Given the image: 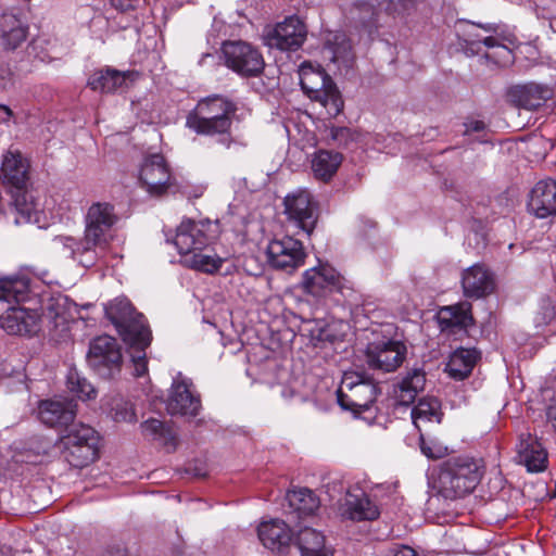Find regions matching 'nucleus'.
<instances>
[{
    "label": "nucleus",
    "instance_id": "obj_2",
    "mask_svg": "<svg viewBox=\"0 0 556 556\" xmlns=\"http://www.w3.org/2000/svg\"><path fill=\"white\" fill-rule=\"evenodd\" d=\"M482 473L480 462L472 457L451 458L440 471V492L446 498L463 497L476 489Z\"/></svg>",
    "mask_w": 556,
    "mask_h": 556
},
{
    "label": "nucleus",
    "instance_id": "obj_21",
    "mask_svg": "<svg viewBox=\"0 0 556 556\" xmlns=\"http://www.w3.org/2000/svg\"><path fill=\"white\" fill-rule=\"evenodd\" d=\"M1 179L8 190H22L28 185V163L18 152H9L3 156Z\"/></svg>",
    "mask_w": 556,
    "mask_h": 556
},
{
    "label": "nucleus",
    "instance_id": "obj_39",
    "mask_svg": "<svg viewBox=\"0 0 556 556\" xmlns=\"http://www.w3.org/2000/svg\"><path fill=\"white\" fill-rule=\"evenodd\" d=\"M29 280L26 277H7L0 279V301L9 304L20 303L27 299Z\"/></svg>",
    "mask_w": 556,
    "mask_h": 556
},
{
    "label": "nucleus",
    "instance_id": "obj_4",
    "mask_svg": "<svg viewBox=\"0 0 556 556\" xmlns=\"http://www.w3.org/2000/svg\"><path fill=\"white\" fill-rule=\"evenodd\" d=\"M300 84L307 97L318 101L328 115L337 116L343 109V100L330 76L318 65L304 62L299 71Z\"/></svg>",
    "mask_w": 556,
    "mask_h": 556
},
{
    "label": "nucleus",
    "instance_id": "obj_34",
    "mask_svg": "<svg viewBox=\"0 0 556 556\" xmlns=\"http://www.w3.org/2000/svg\"><path fill=\"white\" fill-rule=\"evenodd\" d=\"M343 156L341 153L328 150L316 151L311 161L314 177L321 181H329L338 172Z\"/></svg>",
    "mask_w": 556,
    "mask_h": 556
},
{
    "label": "nucleus",
    "instance_id": "obj_50",
    "mask_svg": "<svg viewBox=\"0 0 556 556\" xmlns=\"http://www.w3.org/2000/svg\"><path fill=\"white\" fill-rule=\"evenodd\" d=\"M113 419L117 422L127 421L132 422L136 420V414L132 406L127 402H118L112 409Z\"/></svg>",
    "mask_w": 556,
    "mask_h": 556
},
{
    "label": "nucleus",
    "instance_id": "obj_14",
    "mask_svg": "<svg viewBox=\"0 0 556 556\" xmlns=\"http://www.w3.org/2000/svg\"><path fill=\"white\" fill-rule=\"evenodd\" d=\"M406 352V346L401 341H381L368 344L366 359L370 368L392 372L401 366Z\"/></svg>",
    "mask_w": 556,
    "mask_h": 556
},
{
    "label": "nucleus",
    "instance_id": "obj_10",
    "mask_svg": "<svg viewBox=\"0 0 556 556\" xmlns=\"http://www.w3.org/2000/svg\"><path fill=\"white\" fill-rule=\"evenodd\" d=\"M283 206L288 220L309 236L317 222V205L311 192L298 189L288 193L283 199Z\"/></svg>",
    "mask_w": 556,
    "mask_h": 556
},
{
    "label": "nucleus",
    "instance_id": "obj_53",
    "mask_svg": "<svg viewBox=\"0 0 556 556\" xmlns=\"http://www.w3.org/2000/svg\"><path fill=\"white\" fill-rule=\"evenodd\" d=\"M139 0H110L112 7L122 12H126L136 8Z\"/></svg>",
    "mask_w": 556,
    "mask_h": 556
},
{
    "label": "nucleus",
    "instance_id": "obj_19",
    "mask_svg": "<svg viewBox=\"0 0 556 556\" xmlns=\"http://www.w3.org/2000/svg\"><path fill=\"white\" fill-rule=\"evenodd\" d=\"M516 460L529 472H542L547 468V453L535 437L522 433L517 444Z\"/></svg>",
    "mask_w": 556,
    "mask_h": 556
},
{
    "label": "nucleus",
    "instance_id": "obj_24",
    "mask_svg": "<svg viewBox=\"0 0 556 556\" xmlns=\"http://www.w3.org/2000/svg\"><path fill=\"white\" fill-rule=\"evenodd\" d=\"M553 89L547 85L528 83L518 85L509 90V98L517 106L535 110L553 97Z\"/></svg>",
    "mask_w": 556,
    "mask_h": 556
},
{
    "label": "nucleus",
    "instance_id": "obj_30",
    "mask_svg": "<svg viewBox=\"0 0 556 556\" xmlns=\"http://www.w3.org/2000/svg\"><path fill=\"white\" fill-rule=\"evenodd\" d=\"M137 76V73L129 71L100 70L90 75L88 86L94 91L111 93L126 86L127 80L134 81Z\"/></svg>",
    "mask_w": 556,
    "mask_h": 556
},
{
    "label": "nucleus",
    "instance_id": "obj_9",
    "mask_svg": "<svg viewBox=\"0 0 556 556\" xmlns=\"http://www.w3.org/2000/svg\"><path fill=\"white\" fill-rule=\"evenodd\" d=\"M139 181L151 195L159 197L178 190L175 178L161 154L144 157L139 170Z\"/></svg>",
    "mask_w": 556,
    "mask_h": 556
},
{
    "label": "nucleus",
    "instance_id": "obj_12",
    "mask_svg": "<svg viewBox=\"0 0 556 556\" xmlns=\"http://www.w3.org/2000/svg\"><path fill=\"white\" fill-rule=\"evenodd\" d=\"M306 35L304 22L296 15H290L268 30L265 40L270 48L295 51L304 43Z\"/></svg>",
    "mask_w": 556,
    "mask_h": 556
},
{
    "label": "nucleus",
    "instance_id": "obj_20",
    "mask_svg": "<svg viewBox=\"0 0 556 556\" xmlns=\"http://www.w3.org/2000/svg\"><path fill=\"white\" fill-rule=\"evenodd\" d=\"M346 15L354 28L368 39H372L381 26V12L365 1L352 3Z\"/></svg>",
    "mask_w": 556,
    "mask_h": 556
},
{
    "label": "nucleus",
    "instance_id": "obj_11",
    "mask_svg": "<svg viewBox=\"0 0 556 556\" xmlns=\"http://www.w3.org/2000/svg\"><path fill=\"white\" fill-rule=\"evenodd\" d=\"M266 254L273 268L286 273H292L302 266L306 256L302 242L289 236L271 240Z\"/></svg>",
    "mask_w": 556,
    "mask_h": 556
},
{
    "label": "nucleus",
    "instance_id": "obj_38",
    "mask_svg": "<svg viewBox=\"0 0 556 556\" xmlns=\"http://www.w3.org/2000/svg\"><path fill=\"white\" fill-rule=\"evenodd\" d=\"M410 415L413 424L421 431L422 425L427 422H441V404L434 397H422L413 407Z\"/></svg>",
    "mask_w": 556,
    "mask_h": 556
},
{
    "label": "nucleus",
    "instance_id": "obj_16",
    "mask_svg": "<svg viewBox=\"0 0 556 556\" xmlns=\"http://www.w3.org/2000/svg\"><path fill=\"white\" fill-rule=\"evenodd\" d=\"M117 215L113 205L106 202H97L89 206L85 217V232L90 238L108 244L111 238L112 227L117 222Z\"/></svg>",
    "mask_w": 556,
    "mask_h": 556
},
{
    "label": "nucleus",
    "instance_id": "obj_26",
    "mask_svg": "<svg viewBox=\"0 0 556 556\" xmlns=\"http://www.w3.org/2000/svg\"><path fill=\"white\" fill-rule=\"evenodd\" d=\"M464 294L467 298H481L492 292V274L482 265L475 264L464 270L462 276Z\"/></svg>",
    "mask_w": 556,
    "mask_h": 556
},
{
    "label": "nucleus",
    "instance_id": "obj_43",
    "mask_svg": "<svg viewBox=\"0 0 556 556\" xmlns=\"http://www.w3.org/2000/svg\"><path fill=\"white\" fill-rule=\"evenodd\" d=\"M144 437L159 441L163 445L176 446V434L159 419H148L141 424Z\"/></svg>",
    "mask_w": 556,
    "mask_h": 556
},
{
    "label": "nucleus",
    "instance_id": "obj_54",
    "mask_svg": "<svg viewBox=\"0 0 556 556\" xmlns=\"http://www.w3.org/2000/svg\"><path fill=\"white\" fill-rule=\"evenodd\" d=\"M420 450L429 458H439L442 456L441 448H432L427 444L422 434H420Z\"/></svg>",
    "mask_w": 556,
    "mask_h": 556
},
{
    "label": "nucleus",
    "instance_id": "obj_33",
    "mask_svg": "<svg viewBox=\"0 0 556 556\" xmlns=\"http://www.w3.org/2000/svg\"><path fill=\"white\" fill-rule=\"evenodd\" d=\"M478 358L479 353L475 349H457L450 355L445 371L454 380H464L471 374Z\"/></svg>",
    "mask_w": 556,
    "mask_h": 556
},
{
    "label": "nucleus",
    "instance_id": "obj_6",
    "mask_svg": "<svg viewBox=\"0 0 556 556\" xmlns=\"http://www.w3.org/2000/svg\"><path fill=\"white\" fill-rule=\"evenodd\" d=\"M218 232L217 222L184 218L176 229L173 243L182 260L187 254L205 250L217 238Z\"/></svg>",
    "mask_w": 556,
    "mask_h": 556
},
{
    "label": "nucleus",
    "instance_id": "obj_32",
    "mask_svg": "<svg viewBox=\"0 0 556 556\" xmlns=\"http://www.w3.org/2000/svg\"><path fill=\"white\" fill-rule=\"evenodd\" d=\"M325 58L339 67H349L354 61V52L351 40L344 33L330 34L324 46Z\"/></svg>",
    "mask_w": 556,
    "mask_h": 556
},
{
    "label": "nucleus",
    "instance_id": "obj_37",
    "mask_svg": "<svg viewBox=\"0 0 556 556\" xmlns=\"http://www.w3.org/2000/svg\"><path fill=\"white\" fill-rule=\"evenodd\" d=\"M105 247L106 244L96 238H90L89 235L84 231V237L76 239L72 258L84 267H90L96 264Z\"/></svg>",
    "mask_w": 556,
    "mask_h": 556
},
{
    "label": "nucleus",
    "instance_id": "obj_58",
    "mask_svg": "<svg viewBox=\"0 0 556 556\" xmlns=\"http://www.w3.org/2000/svg\"><path fill=\"white\" fill-rule=\"evenodd\" d=\"M0 110L4 112L8 118L13 115L12 110L5 104H0Z\"/></svg>",
    "mask_w": 556,
    "mask_h": 556
},
{
    "label": "nucleus",
    "instance_id": "obj_49",
    "mask_svg": "<svg viewBox=\"0 0 556 556\" xmlns=\"http://www.w3.org/2000/svg\"><path fill=\"white\" fill-rule=\"evenodd\" d=\"M134 350L131 353V361L134 364V374L137 377H141L148 371V362L146 358V349L148 346H140L139 344H128Z\"/></svg>",
    "mask_w": 556,
    "mask_h": 556
},
{
    "label": "nucleus",
    "instance_id": "obj_7",
    "mask_svg": "<svg viewBox=\"0 0 556 556\" xmlns=\"http://www.w3.org/2000/svg\"><path fill=\"white\" fill-rule=\"evenodd\" d=\"M222 52L226 66L240 76L256 77L265 67L262 53L248 42H224Z\"/></svg>",
    "mask_w": 556,
    "mask_h": 556
},
{
    "label": "nucleus",
    "instance_id": "obj_44",
    "mask_svg": "<svg viewBox=\"0 0 556 556\" xmlns=\"http://www.w3.org/2000/svg\"><path fill=\"white\" fill-rule=\"evenodd\" d=\"M74 441L77 445L99 443V435L93 428L84 424H72L66 433L59 439V445H66V441Z\"/></svg>",
    "mask_w": 556,
    "mask_h": 556
},
{
    "label": "nucleus",
    "instance_id": "obj_41",
    "mask_svg": "<svg viewBox=\"0 0 556 556\" xmlns=\"http://www.w3.org/2000/svg\"><path fill=\"white\" fill-rule=\"evenodd\" d=\"M181 263L192 269L213 274L217 271L224 260L215 254L205 253L204 250L195 251L191 254H187Z\"/></svg>",
    "mask_w": 556,
    "mask_h": 556
},
{
    "label": "nucleus",
    "instance_id": "obj_28",
    "mask_svg": "<svg viewBox=\"0 0 556 556\" xmlns=\"http://www.w3.org/2000/svg\"><path fill=\"white\" fill-rule=\"evenodd\" d=\"M27 37V26L20 16L11 11L0 13V47L3 50H14Z\"/></svg>",
    "mask_w": 556,
    "mask_h": 556
},
{
    "label": "nucleus",
    "instance_id": "obj_59",
    "mask_svg": "<svg viewBox=\"0 0 556 556\" xmlns=\"http://www.w3.org/2000/svg\"><path fill=\"white\" fill-rule=\"evenodd\" d=\"M206 58H212V55H211L210 53L203 54V56H202V59H201L200 63H202V62H203V60H204V59H206Z\"/></svg>",
    "mask_w": 556,
    "mask_h": 556
},
{
    "label": "nucleus",
    "instance_id": "obj_57",
    "mask_svg": "<svg viewBox=\"0 0 556 556\" xmlns=\"http://www.w3.org/2000/svg\"><path fill=\"white\" fill-rule=\"evenodd\" d=\"M547 417L548 419L556 422V399L553 401V403L549 405L547 409Z\"/></svg>",
    "mask_w": 556,
    "mask_h": 556
},
{
    "label": "nucleus",
    "instance_id": "obj_22",
    "mask_svg": "<svg viewBox=\"0 0 556 556\" xmlns=\"http://www.w3.org/2000/svg\"><path fill=\"white\" fill-rule=\"evenodd\" d=\"M38 315L21 306H10L0 316V326L9 334L26 336L36 332Z\"/></svg>",
    "mask_w": 556,
    "mask_h": 556
},
{
    "label": "nucleus",
    "instance_id": "obj_46",
    "mask_svg": "<svg viewBox=\"0 0 556 556\" xmlns=\"http://www.w3.org/2000/svg\"><path fill=\"white\" fill-rule=\"evenodd\" d=\"M481 43H483L489 49L495 50L492 53H486L485 56L493 60L496 64L505 66L513 61L511 50L502 45L495 36L490 35L482 37Z\"/></svg>",
    "mask_w": 556,
    "mask_h": 556
},
{
    "label": "nucleus",
    "instance_id": "obj_1",
    "mask_svg": "<svg viewBox=\"0 0 556 556\" xmlns=\"http://www.w3.org/2000/svg\"><path fill=\"white\" fill-rule=\"evenodd\" d=\"M237 104L226 97L214 94L200 100L187 116L186 125L197 134L215 136L228 134Z\"/></svg>",
    "mask_w": 556,
    "mask_h": 556
},
{
    "label": "nucleus",
    "instance_id": "obj_51",
    "mask_svg": "<svg viewBox=\"0 0 556 556\" xmlns=\"http://www.w3.org/2000/svg\"><path fill=\"white\" fill-rule=\"evenodd\" d=\"M76 238L71 236H56L53 238V247L65 256L73 257Z\"/></svg>",
    "mask_w": 556,
    "mask_h": 556
},
{
    "label": "nucleus",
    "instance_id": "obj_45",
    "mask_svg": "<svg viewBox=\"0 0 556 556\" xmlns=\"http://www.w3.org/2000/svg\"><path fill=\"white\" fill-rule=\"evenodd\" d=\"M66 384L67 389L80 400H90L96 396L94 388L76 369L68 370Z\"/></svg>",
    "mask_w": 556,
    "mask_h": 556
},
{
    "label": "nucleus",
    "instance_id": "obj_25",
    "mask_svg": "<svg viewBox=\"0 0 556 556\" xmlns=\"http://www.w3.org/2000/svg\"><path fill=\"white\" fill-rule=\"evenodd\" d=\"M257 535L266 548L277 552L288 547L293 538L290 527L277 518L262 521L257 527Z\"/></svg>",
    "mask_w": 556,
    "mask_h": 556
},
{
    "label": "nucleus",
    "instance_id": "obj_56",
    "mask_svg": "<svg viewBox=\"0 0 556 556\" xmlns=\"http://www.w3.org/2000/svg\"><path fill=\"white\" fill-rule=\"evenodd\" d=\"M466 126V134L469 132H479L482 131L485 127L484 123L481 121H470L465 124Z\"/></svg>",
    "mask_w": 556,
    "mask_h": 556
},
{
    "label": "nucleus",
    "instance_id": "obj_18",
    "mask_svg": "<svg viewBox=\"0 0 556 556\" xmlns=\"http://www.w3.org/2000/svg\"><path fill=\"white\" fill-rule=\"evenodd\" d=\"M339 513L342 518L353 521L375 520L380 515L378 506L359 489L346 492Z\"/></svg>",
    "mask_w": 556,
    "mask_h": 556
},
{
    "label": "nucleus",
    "instance_id": "obj_47",
    "mask_svg": "<svg viewBox=\"0 0 556 556\" xmlns=\"http://www.w3.org/2000/svg\"><path fill=\"white\" fill-rule=\"evenodd\" d=\"M365 135L349 127H331L330 138L341 147H349L351 143H365Z\"/></svg>",
    "mask_w": 556,
    "mask_h": 556
},
{
    "label": "nucleus",
    "instance_id": "obj_48",
    "mask_svg": "<svg viewBox=\"0 0 556 556\" xmlns=\"http://www.w3.org/2000/svg\"><path fill=\"white\" fill-rule=\"evenodd\" d=\"M556 316L555 307L549 299H542L539 308L534 315L533 321L538 332L543 330V328L549 325Z\"/></svg>",
    "mask_w": 556,
    "mask_h": 556
},
{
    "label": "nucleus",
    "instance_id": "obj_5",
    "mask_svg": "<svg viewBox=\"0 0 556 556\" xmlns=\"http://www.w3.org/2000/svg\"><path fill=\"white\" fill-rule=\"evenodd\" d=\"M378 395V387L365 374L345 371L337 391V402L344 410L362 414L371 408Z\"/></svg>",
    "mask_w": 556,
    "mask_h": 556
},
{
    "label": "nucleus",
    "instance_id": "obj_13",
    "mask_svg": "<svg viewBox=\"0 0 556 556\" xmlns=\"http://www.w3.org/2000/svg\"><path fill=\"white\" fill-rule=\"evenodd\" d=\"M166 408L170 415L189 417H194L200 412V396L194 392L192 381L180 372L172 383Z\"/></svg>",
    "mask_w": 556,
    "mask_h": 556
},
{
    "label": "nucleus",
    "instance_id": "obj_17",
    "mask_svg": "<svg viewBox=\"0 0 556 556\" xmlns=\"http://www.w3.org/2000/svg\"><path fill=\"white\" fill-rule=\"evenodd\" d=\"M11 195V213L14 214V223L39 224L43 216V208L35 195V191L28 185L22 190L8 191Z\"/></svg>",
    "mask_w": 556,
    "mask_h": 556
},
{
    "label": "nucleus",
    "instance_id": "obj_8",
    "mask_svg": "<svg viewBox=\"0 0 556 556\" xmlns=\"http://www.w3.org/2000/svg\"><path fill=\"white\" fill-rule=\"evenodd\" d=\"M87 362L100 377L112 378L122 365V353L116 340L110 336L93 339L89 345Z\"/></svg>",
    "mask_w": 556,
    "mask_h": 556
},
{
    "label": "nucleus",
    "instance_id": "obj_31",
    "mask_svg": "<svg viewBox=\"0 0 556 556\" xmlns=\"http://www.w3.org/2000/svg\"><path fill=\"white\" fill-rule=\"evenodd\" d=\"M426 384V372L420 367L408 369L394 387V396L400 405L408 406L415 402Z\"/></svg>",
    "mask_w": 556,
    "mask_h": 556
},
{
    "label": "nucleus",
    "instance_id": "obj_15",
    "mask_svg": "<svg viewBox=\"0 0 556 556\" xmlns=\"http://www.w3.org/2000/svg\"><path fill=\"white\" fill-rule=\"evenodd\" d=\"M343 277L330 265L324 264L304 271L302 290L315 298H321L334 291H341Z\"/></svg>",
    "mask_w": 556,
    "mask_h": 556
},
{
    "label": "nucleus",
    "instance_id": "obj_35",
    "mask_svg": "<svg viewBox=\"0 0 556 556\" xmlns=\"http://www.w3.org/2000/svg\"><path fill=\"white\" fill-rule=\"evenodd\" d=\"M64 459L73 467L84 468L98 458L99 443L77 445L67 440L66 445H59Z\"/></svg>",
    "mask_w": 556,
    "mask_h": 556
},
{
    "label": "nucleus",
    "instance_id": "obj_3",
    "mask_svg": "<svg viewBox=\"0 0 556 556\" xmlns=\"http://www.w3.org/2000/svg\"><path fill=\"white\" fill-rule=\"evenodd\" d=\"M104 309L126 344L150 345L152 337L146 318L135 309L128 299L116 298Z\"/></svg>",
    "mask_w": 556,
    "mask_h": 556
},
{
    "label": "nucleus",
    "instance_id": "obj_42",
    "mask_svg": "<svg viewBox=\"0 0 556 556\" xmlns=\"http://www.w3.org/2000/svg\"><path fill=\"white\" fill-rule=\"evenodd\" d=\"M477 28H481L489 34H497L500 25L495 23L475 24L470 22H459L456 29L457 36L467 46L475 47L476 45L481 43L482 39V37L477 34Z\"/></svg>",
    "mask_w": 556,
    "mask_h": 556
},
{
    "label": "nucleus",
    "instance_id": "obj_27",
    "mask_svg": "<svg viewBox=\"0 0 556 556\" xmlns=\"http://www.w3.org/2000/svg\"><path fill=\"white\" fill-rule=\"evenodd\" d=\"M40 420L50 427H70L76 416L73 402L42 401L38 407Z\"/></svg>",
    "mask_w": 556,
    "mask_h": 556
},
{
    "label": "nucleus",
    "instance_id": "obj_36",
    "mask_svg": "<svg viewBox=\"0 0 556 556\" xmlns=\"http://www.w3.org/2000/svg\"><path fill=\"white\" fill-rule=\"evenodd\" d=\"M296 544L301 556H333L332 551L325 544L324 534L309 527L298 532Z\"/></svg>",
    "mask_w": 556,
    "mask_h": 556
},
{
    "label": "nucleus",
    "instance_id": "obj_29",
    "mask_svg": "<svg viewBox=\"0 0 556 556\" xmlns=\"http://www.w3.org/2000/svg\"><path fill=\"white\" fill-rule=\"evenodd\" d=\"M437 319L442 331L453 334L464 331L472 324L470 304L460 303L442 307L437 314Z\"/></svg>",
    "mask_w": 556,
    "mask_h": 556
},
{
    "label": "nucleus",
    "instance_id": "obj_40",
    "mask_svg": "<svg viewBox=\"0 0 556 556\" xmlns=\"http://www.w3.org/2000/svg\"><path fill=\"white\" fill-rule=\"evenodd\" d=\"M287 501L300 516L312 515L319 507V500L306 488L288 492Z\"/></svg>",
    "mask_w": 556,
    "mask_h": 556
},
{
    "label": "nucleus",
    "instance_id": "obj_52",
    "mask_svg": "<svg viewBox=\"0 0 556 556\" xmlns=\"http://www.w3.org/2000/svg\"><path fill=\"white\" fill-rule=\"evenodd\" d=\"M413 4L414 0H384L383 2L379 3V5L383 7L386 12L391 15L406 12Z\"/></svg>",
    "mask_w": 556,
    "mask_h": 556
},
{
    "label": "nucleus",
    "instance_id": "obj_23",
    "mask_svg": "<svg viewBox=\"0 0 556 556\" xmlns=\"http://www.w3.org/2000/svg\"><path fill=\"white\" fill-rule=\"evenodd\" d=\"M529 208L538 218L556 216V181L540 180L532 188Z\"/></svg>",
    "mask_w": 556,
    "mask_h": 556
},
{
    "label": "nucleus",
    "instance_id": "obj_55",
    "mask_svg": "<svg viewBox=\"0 0 556 556\" xmlns=\"http://www.w3.org/2000/svg\"><path fill=\"white\" fill-rule=\"evenodd\" d=\"M389 556H416V552L407 545H400L391 548Z\"/></svg>",
    "mask_w": 556,
    "mask_h": 556
}]
</instances>
